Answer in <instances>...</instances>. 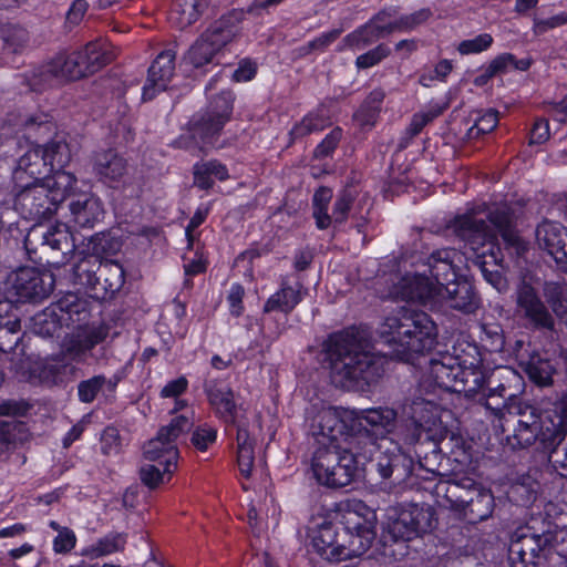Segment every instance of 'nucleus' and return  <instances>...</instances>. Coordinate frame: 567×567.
Masks as SVG:
<instances>
[{
  "label": "nucleus",
  "mask_w": 567,
  "mask_h": 567,
  "mask_svg": "<svg viewBox=\"0 0 567 567\" xmlns=\"http://www.w3.org/2000/svg\"><path fill=\"white\" fill-rule=\"evenodd\" d=\"M516 303L518 312L533 326L543 329L554 328L553 316L532 286L522 284L518 287L516 292Z\"/></svg>",
  "instance_id": "obj_24"
},
{
  "label": "nucleus",
  "mask_w": 567,
  "mask_h": 567,
  "mask_svg": "<svg viewBox=\"0 0 567 567\" xmlns=\"http://www.w3.org/2000/svg\"><path fill=\"white\" fill-rule=\"evenodd\" d=\"M51 61L61 82L64 80H79L87 76L83 69L82 54L79 52L70 54L59 53Z\"/></svg>",
  "instance_id": "obj_41"
},
{
  "label": "nucleus",
  "mask_w": 567,
  "mask_h": 567,
  "mask_svg": "<svg viewBox=\"0 0 567 567\" xmlns=\"http://www.w3.org/2000/svg\"><path fill=\"white\" fill-rule=\"evenodd\" d=\"M460 363L461 360L451 353H440L432 358L429 362L422 386H426V383H429V386L433 384L452 392L455 381L454 377Z\"/></svg>",
  "instance_id": "obj_26"
},
{
  "label": "nucleus",
  "mask_w": 567,
  "mask_h": 567,
  "mask_svg": "<svg viewBox=\"0 0 567 567\" xmlns=\"http://www.w3.org/2000/svg\"><path fill=\"white\" fill-rule=\"evenodd\" d=\"M255 462L254 440L246 427L237 430V463L240 474L248 478L251 476Z\"/></svg>",
  "instance_id": "obj_44"
},
{
  "label": "nucleus",
  "mask_w": 567,
  "mask_h": 567,
  "mask_svg": "<svg viewBox=\"0 0 567 567\" xmlns=\"http://www.w3.org/2000/svg\"><path fill=\"white\" fill-rule=\"evenodd\" d=\"M442 112L443 107L440 105H433L427 111L414 114L409 127L406 128L409 137L412 138L417 135L429 122L439 116Z\"/></svg>",
  "instance_id": "obj_61"
},
{
  "label": "nucleus",
  "mask_w": 567,
  "mask_h": 567,
  "mask_svg": "<svg viewBox=\"0 0 567 567\" xmlns=\"http://www.w3.org/2000/svg\"><path fill=\"white\" fill-rule=\"evenodd\" d=\"M53 288L50 274L34 268H20L11 280L10 293L17 301H38L45 298Z\"/></svg>",
  "instance_id": "obj_18"
},
{
  "label": "nucleus",
  "mask_w": 567,
  "mask_h": 567,
  "mask_svg": "<svg viewBox=\"0 0 567 567\" xmlns=\"http://www.w3.org/2000/svg\"><path fill=\"white\" fill-rule=\"evenodd\" d=\"M379 334L391 348L393 358L413 362L434 348L437 327L427 313L401 307L384 319Z\"/></svg>",
  "instance_id": "obj_4"
},
{
  "label": "nucleus",
  "mask_w": 567,
  "mask_h": 567,
  "mask_svg": "<svg viewBox=\"0 0 567 567\" xmlns=\"http://www.w3.org/2000/svg\"><path fill=\"white\" fill-rule=\"evenodd\" d=\"M551 532L537 534L529 527L517 529L511 539L508 560L512 567H537L548 560L554 551Z\"/></svg>",
  "instance_id": "obj_13"
},
{
  "label": "nucleus",
  "mask_w": 567,
  "mask_h": 567,
  "mask_svg": "<svg viewBox=\"0 0 567 567\" xmlns=\"http://www.w3.org/2000/svg\"><path fill=\"white\" fill-rule=\"evenodd\" d=\"M499 383L503 390H513L520 392L522 378L520 375L508 367L498 368L488 379V384Z\"/></svg>",
  "instance_id": "obj_55"
},
{
  "label": "nucleus",
  "mask_w": 567,
  "mask_h": 567,
  "mask_svg": "<svg viewBox=\"0 0 567 567\" xmlns=\"http://www.w3.org/2000/svg\"><path fill=\"white\" fill-rule=\"evenodd\" d=\"M94 171L105 183H114L124 176L126 163L116 152L109 150L95 155Z\"/></svg>",
  "instance_id": "obj_33"
},
{
  "label": "nucleus",
  "mask_w": 567,
  "mask_h": 567,
  "mask_svg": "<svg viewBox=\"0 0 567 567\" xmlns=\"http://www.w3.org/2000/svg\"><path fill=\"white\" fill-rule=\"evenodd\" d=\"M423 282L412 277H402L390 291L393 298L417 301L431 308L446 303L449 307L471 313L478 307V299L473 286L466 280L449 282L444 288L436 287L432 281Z\"/></svg>",
  "instance_id": "obj_6"
},
{
  "label": "nucleus",
  "mask_w": 567,
  "mask_h": 567,
  "mask_svg": "<svg viewBox=\"0 0 567 567\" xmlns=\"http://www.w3.org/2000/svg\"><path fill=\"white\" fill-rule=\"evenodd\" d=\"M493 44V37L488 33H481L472 39L463 40L456 50L462 55L478 54L486 51Z\"/></svg>",
  "instance_id": "obj_58"
},
{
  "label": "nucleus",
  "mask_w": 567,
  "mask_h": 567,
  "mask_svg": "<svg viewBox=\"0 0 567 567\" xmlns=\"http://www.w3.org/2000/svg\"><path fill=\"white\" fill-rule=\"evenodd\" d=\"M551 445L555 446L549 452L548 461L557 474L567 477V443L563 442L561 435Z\"/></svg>",
  "instance_id": "obj_59"
},
{
  "label": "nucleus",
  "mask_w": 567,
  "mask_h": 567,
  "mask_svg": "<svg viewBox=\"0 0 567 567\" xmlns=\"http://www.w3.org/2000/svg\"><path fill=\"white\" fill-rule=\"evenodd\" d=\"M551 409H545L542 417L545 423L548 422L550 426H547L546 432H542L543 440L550 437L556 441L563 435L564 429L567 424V395H561L554 403Z\"/></svg>",
  "instance_id": "obj_36"
},
{
  "label": "nucleus",
  "mask_w": 567,
  "mask_h": 567,
  "mask_svg": "<svg viewBox=\"0 0 567 567\" xmlns=\"http://www.w3.org/2000/svg\"><path fill=\"white\" fill-rule=\"evenodd\" d=\"M337 444L339 450V460L330 467L328 472L329 481L322 485L329 487H343L349 485L359 474L360 465L369 461L371 456V444L361 439V436H347Z\"/></svg>",
  "instance_id": "obj_14"
},
{
  "label": "nucleus",
  "mask_w": 567,
  "mask_h": 567,
  "mask_svg": "<svg viewBox=\"0 0 567 567\" xmlns=\"http://www.w3.org/2000/svg\"><path fill=\"white\" fill-rule=\"evenodd\" d=\"M331 198L332 190L327 187L319 188L313 195V217L320 229L328 228L332 221L340 224L347 219L353 200V194L349 189L341 192L334 202L332 214L329 215L328 206Z\"/></svg>",
  "instance_id": "obj_20"
},
{
  "label": "nucleus",
  "mask_w": 567,
  "mask_h": 567,
  "mask_svg": "<svg viewBox=\"0 0 567 567\" xmlns=\"http://www.w3.org/2000/svg\"><path fill=\"white\" fill-rule=\"evenodd\" d=\"M99 277L101 286L106 292L114 293L124 285L125 272L121 264L114 260H100Z\"/></svg>",
  "instance_id": "obj_45"
},
{
  "label": "nucleus",
  "mask_w": 567,
  "mask_h": 567,
  "mask_svg": "<svg viewBox=\"0 0 567 567\" xmlns=\"http://www.w3.org/2000/svg\"><path fill=\"white\" fill-rule=\"evenodd\" d=\"M398 20L399 13L395 8L383 9L370 19L383 37L399 32Z\"/></svg>",
  "instance_id": "obj_56"
},
{
  "label": "nucleus",
  "mask_w": 567,
  "mask_h": 567,
  "mask_svg": "<svg viewBox=\"0 0 567 567\" xmlns=\"http://www.w3.org/2000/svg\"><path fill=\"white\" fill-rule=\"evenodd\" d=\"M54 171L56 172L53 175L45 176L41 181L45 188L49 189V197H51L55 209H58L59 204L70 195L76 179L71 173L61 171V168H55Z\"/></svg>",
  "instance_id": "obj_39"
},
{
  "label": "nucleus",
  "mask_w": 567,
  "mask_h": 567,
  "mask_svg": "<svg viewBox=\"0 0 567 567\" xmlns=\"http://www.w3.org/2000/svg\"><path fill=\"white\" fill-rule=\"evenodd\" d=\"M61 83L52 61L40 65L31 71L28 76V84L33 91H43Z\"/></svg>",
  "instance_id": "obj_50"
},
{
  "label": "nucleus",
  "mask_w": 567,
  "mask_h": 567,
  "mask_svg": "<svg viewBox=\"0 0 567 567\" xmlns=\"http://www.w3.org/2000/svg\"><path fill=\"white\" fill-rule=\"evenodd\" d=\"M301 286L299 284L296 286H289L286 282H282L281 288L271 295L266 301L264 311H280L289 313L301 301Z\"/></svg>",
  "instance_id": "obj_35"
},
{
  "label": "nucleus",
  "mask_w": 567,
  "mask_h": 567,
  "mask_svg": "<svg viewBox=\"0 0 567 567\" xmlns=\"http://www.w3.org/2000/svg\"><path fill=\"white\" fill-rule=\"evenodd\" d=\"M125 538L121 534L109 535L100 539L95 545L86 550V554L93 558L110 555L123 549Z\"/></svg>",
  "instance_id": "obj_57"
},
{
  "label": "nucleus",
  "mask_w": 567,
  "mask_h": 567,
  "mask_svg": "<svg viewBox=\"0 0 567 567\" xmlns=\"http://www.w3.org/2000/svg\"><path fill=\"white\" fill-rule=\"evenodd\" d=\"M443 487L450 503L462 509L470 522L476 523L491 517L494 511V496L491 491L470 478L441 485L437 487L439 492Z\"/></svg>",
  "instance_id": "obj_12"
},
{
  "label": "nucleus",
  "mask_w": 567,
  "mask_h": 567,
  "mask_svg": "<svg viewBox=\"0 0 567 567\" xmlns=\"http://www.w3.org/2000/svg\"><path fill=\"white\" fill-rule=\"evenodd\" d=\"M567 229L556 221H543L536 228V241L557 264L567 268Z\"/></svg>",
  "instance_id": "obj_25"
},
{
  "label": "nucleus",
  "mask_w": 567,
  "mask_h": 567,
  "mask_svg": "<svg viewBox=\"0 0 567 567\" xmlns=\"http://www.w3.org/2000/svg\"><path fill=\"white\" fill-rule=\"evenodd\" d=\"M498 123V114L494 110H488L476 118L474 125L468 130V137L476 138L481 134L492 132Z\"/></svg>",
  "instance_id": "obj_60"
},
{
  "label": "nucleus",
  "mask_w": 567,
  "mask_h": 567,
  "mask_svg": "<svg viewBox=\"0 0 567 567\" xmlns=\"http://www.w3.org/2000/svg\"><path fill=\"white\" fill-rule=\"evenodd\" d=\"M42 244L49 247L53 251H61L62 259H65L66 255L74 249L72 236L69 227L64 224H56L51 226L47 231L42 233ZM63 260H56L54 264L60 265Z\"/></svg>",
  "instance_id": "obj_40"
},
{
  "label": "nucleus",
  "mask_w": 567,
  "mask_h": 567,
  "mask_svg": "<svg viewBox=\"0 0 567 567\" xmlns=\"http://www.w3.org/2000/svg\"><path fill=\"white\" fill-rule=\"evenodd\" d=\"M70 212L74 224L80 227H92L104 214L101 200L85 193L74 195Z\"/></svg>",
  "instance_id": "obj_27"
},
{
  "label": "nucleus",
  "mask_w": 567,
  "mask_h": 567,
  "mask_svg": "<svg viewBox=\"0 0 567 567\" xmlns=\"http://www.w3.org/2000/svg\"><path fill=\"white\" fill-rule=\"evenodd\" d=\"M451 412L441 408L431 398L413 396L401 408L400 422L394 435L411 454V447L422 440L439 443L447 435Z\"/></svg>",
  "instance_id": "obj_5"
},
{
  "label": "nucleus",
  "mask_w": 567,
  "mask_h": 567,
  "mask_svg": "<svg viewBox=\"0 0 567 567\" xmlns=\"http://www.w3.org/2000/svg\"><path fill=\"white\" fill-rule=\"evenodd\" d=\"M239 19V13H231L213 23L188 48L183 56V63L202 69L217 61L224 48L238 35Z\"/></svg>",
  "instance_id": "obj_10"
},
{
  "label": "nucleus",
  "mask_w": 567,
  "mask_h": 567,
  "mask_svg": "<svg viewBox=\"0 0 567 567\" xmlns=\"http://www.w3.org/2000/svg\"><path fill=\"white\" fill-rule=\"evenodd\" d=\"M203 11L185 0H175L169 13V21L178 29H185L196 22Z\"/></svg>",
  "instance_id": "obj_51"
},
{
  "label": "nucleus",
  "mask_w": 567,
  "mask_h": 567,
  "mask_svg": "<svg viewBox=\"0 0 567 567\" xmlns=\"http://www.w3.org/2000/svg\"><path fill=\"white\" fill-rule=\"evenodd\" d=\"M79 53L82 54L83 69L86 75L97 72L114 58L111 44L102 40L87 43Z\"/></svg>",
  "instance_id": "obj_32"
},
{
  "label": "nucleus",
  "mask_w": 567,
  "mask_h": 567,
  "mask_svg": "<svg viewBox=\"0 0 567 567\" xmlns=\"http://www.w3.org/2000/svg\"><path fill=\"white\" fill-rule=\"evenodd\" d=\"M432 16L427 8L420 9L413 13L399 16V32H410L425 23Z\"/></svg>",
  "instance_id": "obj_62"
},
{
  "label": "nucleus",
  "mask_w": 567,
  "mask_h": 567,
  "mask_svg": "<svg viewBox=\"0 0 567 567\" xmlns=\"http://www.w3.org/2000/svg\"><path fill=\"white\" fill-rule=\"evenodd\" d=\"M517 394V391L503 390L499 386V383L489 384L485 405L495 414H498L503 409L507 406V400L515 399Z\"/></svg>",
  "instance_id": "obj_53"
},
{
  "label": "nucleus",
  "mask_w": 567,
  "mask_h": 567,
  "mask_svg": "<svg viewBox=\"0 0 567 567\" xmlns=\"http://www.w3.org/2000/svg\"><path fill=\"white\" fill-rule=\"evenodd\" d=\"M462 255L455 249L436 250L429 257L424 269L415 274H406L404 277L416 278L421 282L432 281L434 286L444 288L449 282L456 281V270L462 264Z\"/></svg>",
  "instance_id": "obj_17"
},
{
  "label": "nucleus",
  "mask_w": 567,
  "mask_h": 567,
  "mask_svg": "<svg viewBox=\"0 0 567 567\" xmlns=\"http://www.w3.org/2000/svg\"><path fill=\"white\" fill-rule=\"evenodd\" d=\"M383 38L378 28L369 20L365 24L359 27L349 33L343 42L347 47L354 50L363 49L377 40Z\"/></svg>",
  "instance_id": "obj_49"
},
{
  "label": "nucleus",
  "mask_w": 567,
  "mask_h": 567,
  "mask_svg": "<svg viewBox=\"0 0 567 567\" xmlns=\"http://www.w3.org/2000/svg\"><path fill=\"white\" fill-rule=\"evenodd\" d=\"M341 523L346 530H375V512L362 501L348 502L341 511Z\"/></svg>",
  "instance_id": "obj_28"
},
{
  "label": "nucleus",
  "mask_w": 567,
  "mask_h": 567,
  "mask_svg": "<svg viewBox=\"0 0 567 567\" xmlns=\"http://www.w3.org/2000/svg\"><path fill=\"white\" fill-rule=\"evenodd\" d=\"M434 511L427 504L399 503L385 509L382 520L384 537L409 542L433 528Z\"/></svg>",
  "instance_id": "obj_9"
},
{
  "label": "nucleus",
  "mask_w": 567,
  "mask_h": 567,
  "mask_svg": "<svg viewBox=\"0 0 567 567\" xmlns=\"http://www.w3.org/2000/svg\"><path fill=\"white\" fill-rule=\"evenodd\" d=\"M520 367L528 375L529 380L539 386L551 384L553 375L556 371L553 363L540 355L533 352L526 359H520Z\"/></svg>",
  "instance_id": "obj_34"
},
{
  "label": "nucleus",
  "mask_w": 567,
  "mask_h": 567,
  "mask_svg": "<svg viewBox=\"0 0 567 567\" xmlns=\"http://www.w3.org/2000/svg\"><path fill=\"white\" fill-rule=\"evenodd\" d=\"M542 432H546L547 435L549 434L543 417L540 419V422L534 419L530 423L519 420L517 426L514 430L515 443H513V446L526 447L532 445L536 440H539L546 446H551L555 441H553L550 437L543 440Z\"/></svg>",
  "instance_id": "obj_38"
},
{
  "label": "nucleus",
  "mask_w": 567,
  "mask_h": 567,
  "mask_svg": "<svg viewBox=\"0 0 567 567\" xmlns=\"http://www.w3.org/2000/svg\"><path fill=\"white\" fill-rule=\"evenodd\" d=\"M454 378L452 392L463 393L466 396H475L483 390L486 382L483 371L474 361L468 365L465 361H461Z\"/></svg>",
  "instance_id": "obj_30"
},
{
  "label": "nucleus",
  "mask_w": 567,
  "mask_h": 567,
  "mask_svg": "<svg viewBox=\"0 0 567 567\" xmlns=\"http://www.w3.org/2000/svg\"><path fill=\"white\" fill-rule=\"evenodd\" d=\"M326 353L331 379L343 389L362 390L384 372V358L354 331L330 336Z\"/></svg>",
  "instance_id": "obj_3"
},
{
  "label": "nucleus",
  "mask_w": 567,
  "mask_h": 567,
  "mask_svg": "<svg viewBox=\"0 0 567 567\" xmlns=\"http://www.w3.org/2000/svg\"><path fill=\"white\" fill-rule=\"evenodd\" d=\"M192 421L185 415L174 417L169 424L163 426L157 435L144 446V457L148 462H164L177 464L178 439L190 429Z\"/></svg>",
  "instance_id": "obj_15"
},
{
  "label": "nucleus",
  "mask_w": 567,
  "mask_h": 567,
  "mask_svg": "<svg viewBox=\"0 0 567 567\" xmlns=\"http://www.w3.org/2000/svg\"><path fill=\"white\" fill-rule=\"evenodd\" d=\"M176 51H162L148 69L146 83L143 86V101L153 100L157 93L166 90L175 72Z\"/></svg>",
  "instance_id": "obj_22"
},
{
  "label": "nucleus",
  "mask_w": 567,
  "mask_h": 567,
  "mask_svg": "<svg viewBox=\"0 0 567 567\" xmlns=\"http://www.w3.org/2000/svg\"><path fill=\"white\" fill-rule=\"evenodd\" d=\"M117 383L118 379L116 377L107 379L102 374L83 380L78 384L79 400L83 403H91L100 393L112 394L114 393Z\"/></svg>",
  "instance_id": "obj_37"
},
{
  "label": "nucleus",
  "mask_w": 567,
  "mask_h": 567,
  "mask_svg": "<svg viewBox=\"0 0 567 567\" xmlns=\"http://www.w3.org/2000/svg\"><path fill=\"white\" fill-rule=\"evenodd\" d=\"M309 432L315 441L311 471L317 482L323 484L329 481L330 467L339 460L340 449H336V445L341 444L340 441L348 434L331 406L322 408L310 419Z\"/></svg>",
  "instance_id": "obj_7"
},
{
  "label": "nucleus",
  "mask_w": 567,
  "mask_h": 567,
  "mask_svg": "<svg viewBox=\"0 0 567 567\" xmlns=\"http://www.w3.org/2000/svg\"><path fill=\"white\" fill-rule=\"evenodd\" d=\"M329 117L324 110L320 109L309 112L298 124L291 130L293 138L303 137L308 134L319 132L329 125Z\"/></svg>",
  "instance_id": "obj_48"
},
{
  "label": "nucleus",
  "mask_w": 567,
  "mask_h": 567,
  "mask_svg": "<svg viewBox=\"0 0 567 567\" xmlns=\"http://www.w3.org/2000/svg\"><path fill=\"white\" fill-rule=\"evenodd\" d=\"M390 54V49L385 44H379L372 50L359 55L355 65L359 69H368L377 65Z\"/></svg>",
  "instance_id": "obj_63"
},
{
  "label": "nucleus",
  "mask_w": 567,
  "mask_h": 567,
  "mask_svg": "<svg viewBox=\"0 0 567 567\" xmlns=\"http://www.w3.org/2000/svg\"><path fill=\"white\" fill-rule=\"evenodd\" d=\"M100 260L95 256L82 258L73 268L74 282L89 288H95L100 284Z\"/></svg>",
  "instance_id": "obj_46"
},
{
  "label": "nucleus",
  "mask_w": 567,
  "mask_h": 567,
  "mask_svg": "<svg viewBox=\"0 0 567 567\" xmlns=\"http://www.w3.org/2000/svg\"><path fill=\"white\" fill-rule=\"evenodd\" d=\"M492 227L477 217V212L472 209L456 216L449 226L476 254V265L485 278L498 292L507 289V282L502 274L498 250L494 241L499 234L504 241L515 248L517 255L526 250V244L513 228V214L507 205L496 207L488 214Z\"/></svg>",
  "instance_id": "obj_2"
},
{
  "label": "nucleus",
  "mask_w": 567,
  "mask_h": 567,
  "mask_svg": "<svg viewBox=\"0 0 567 567\" xmlns=\"http://www.w3.org/2000/svg\"><path fill=\"white\" fill-rule=\"evenodd\" d=\"M109 334L104 326L87 327L66 336L62 342V353L76 362L85 361L90 351L102 343Z\"/></svg>",
  "instance_id": "obj_21"
},
{
  "label": "nucleus",
  "mask_w": 567,
  "mask_h": 567,
  "mask_svg": "<svg viewBox=\"0 0 567 567\" xmlns=\"http://www.w3.org/2000/svg\"><path fill=\"white\" fill-rule=\"evenodd\" d=\"M233 94L221 92L210 103L206 113L194 123L190 134L182 135L176 144L193 153L206 152L214 145V137L229 120L233 111Z\"/></svg>",
  "instance_id": "obj_11"
},
{
  "label": "nucleus",
  "mask_w": 567,
  "mask_h": 567,
  "mask_svg": "<svg viewBox=\"0 0 567 567\" xmlns=\"http://www.w3.org/2000/svg\"><path fill=\"white\" fill-rule=\"evenodd\" d=\"M341 535L337 528L329 522L318 525L311 533V544L313 549L324 559L330 561H340V542Z\"/></svg>",
  "instance_id": "obj_29"
},
{
  "label": "nucleus",
  "mask_w": 567,
  "mask_h": 567,
  "mask_svg": "<svg viewBox=\"0 0 567 567\" xmlns=\"http://www.w3.org/2000/svg\"><path fill=\"white\" fill-rule=\"evenodd\" d=\"M14 183L19 189L16 195L14 205L24 217L41 219L55 213L54 204L51 197H49V189L45 188L40 178L38 181H14Z\"/></svg>",
  "instance_id": "obj_16"
},
{
  "label": "nucleus",
  "mask_w": 567,
  "mask_h": 567,
  "mask_svg": "<svg viewBox=\"0 0 567 567\" xmlns=\"http://www.w3.org/2000/svg\"><path fill=\"white\" fill-rule=\"evenodd\" d=\"M547 296L555 315L567 324V286L550 285Z\"/></svg>",
  "instance_id": "obj_54"
},
{
  "label": "nucleus",
  "mask_w": 567,
  "mask_h": 567,
  "mask_svg": "<svg viewBox=\"0 0 567 567\" xmlns=\"http://www.w3.org/2000/svg\"><path fill=\"white\" fill-rule=\"evenodd\" d=\"M20 152L13 171V181L19 182L38 181L40 176L66 166L72 156L65 138L59 135L45 146L25 142L24 145H20Z\"/></svg>",
  "instance_id": "obj_8"
},
{
  "label": "nucleus",
  "mask_w": 567,
  "mask_h": 567,
  "mask_svg": "<svg viewBox=\"0 0 567 567\" xmlns=\"http://www.w3.org/2000/svg\"><path fill=\"white\" fill-rule=\"evenodd\" d=\"M213 177L226 181L229 177L227 167L217 161L200 162L194 166V183L199 188H210Z\"/></svg>",
  "instance_id": "obj_42"
},
{
  "label": "nucleus",
  "mask_w": 567,
  "mask_h": 567,
  "mask_svg": "<svg viewBox=\"0 0 567 567\" xmlns=\"http://www.w3.org/2000/svg\"><path fill=\"white\" fill-rule=\"evenodd\" d=\"M205 392L212 409L220 420L237 426V430L239 426L245 427L246 410L243 404L235 401L234 392L228 385L209 382L205 385Z\"/></svg>",
  "instance_id": "obj_19"
},
{
  "label": "nucleus",
  "mask_w": 567,
  "mask_h": 567,
  "mask_svg": "<svg viewBox=\"0 0 567 567\" xmlns=\"http://www.w3.org/2000/svg\"><path fill=\"white\" fill-rule=\"evenodd\" d=\"M20 320L18 316L10 317L7 321L0 320V351L10 352L20 341Z\"/></svg>",
  "instance_id": "obj_52"
},
{
  "label": "nucleus",
  "mask_w": 567,
  "mask_h": 567,
  "mask_svg": "<svg viewBox=\"0 0 567 567\" xmlns=\"http://www.w3.org/2000/svg\"><path fill=\"white\" fill-rule=\"evenodd\" d=\"M271 507L266 505H256L251 504L248 513L247 519L248 524L254 534L259 535L268 527V518L271 517L274 524H277L278 518V507L274 504V501L270 499Z\"/></svg>",
  "instance_id": "obj_47"
},
{
  "label": "nucleus",
  "mask_w": 567,
  "mask_h": 567,
  "mask_svg": "<svg viewBox=\"0 0 567 567\" xmlns=\"http://www.w3.org/2000/svg\"><path fill=\"white\" fill-rule=\"evenodd\" d=\"M339 424L349 436H361L371 444V455L378 451L377 472L393 484L405 482L414 468V460L394 435L398 412L390 406L337 409Z\"/></svg>",
  "instance_id": "obj_1"
},
{
  "label": "nucleus",
  "mask_w": 567,
  "mask_h": 567,
  "mask_svg": "<svg viewBox=\"0 0 567 567\" xmlns=\"http://www.w3.org/2000/svg\"><path fill=\"white\" fill-rule=\"evenodd\" d=\"M69 299L48 307L33 317V331L42 337H53L63 326L74 322L72 313H79V305L68 303Z\"/></svg>",
  "instance_id": "obj_23"
},
{
  "label": "nucleus",
  "mask_w": 567,
  "mask_h": 567,
  "mask_svg": "<svg viewBox=\"0 0 567 567\" xmlns=\"http://www.w3.org/2000/svg\"><path fill=\"white\" fill-rule=\"evenodd\" d=\"M217 431L208 425L198 426L192 435V444L199 451H206L215 443Z\"/></svg>",
  "instance_id": "obj_64"
},
{
  "label": "nucleus",
  "mask_w": 567,
  "mask_h": 567,
  "mask_svg": "<svg viewBox=\"0 0 567 567\" xmlns=\"http://www.w3.org/2000/svg\"><path fill=\"white\" fill-rule=\"evenodd\" d=\"M176 468L177 464L168 465L164 462H150L142 465L140 477L147 487L156 488L168 482Z\"/></svg>",
  "instance_id": "obj_43"
},
{
  "label": "nucleus",
  "mask_w": 567,
  "mask_h": 567,
  "mask_svg": "<svg viewBox=\"0 0 567 567\" xmlns=\"http://www.w3.org/2000/svg\"><path fill=\"white\" fill-rule=\"evenodd\" d=\"M375 538V530H346L343 528L340 542V561L363 555Z\"/></svg>",
  "instance_id": "obj_31"
}]
</instances>
